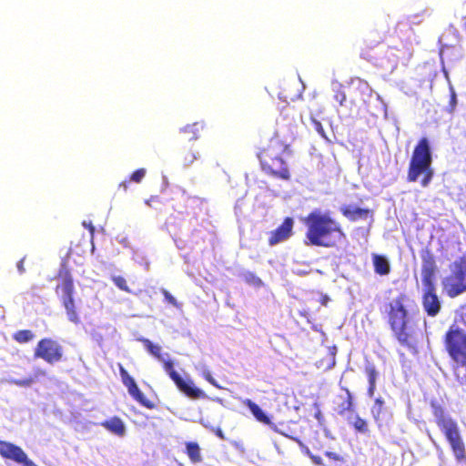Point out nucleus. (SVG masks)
Returning <instances> with one entry per match:
<instances>
[{
    "label": "nucleus",
    "instance_id": "obj_31",
    "mask_svg": "<svg viewBox=\"0 0 466 466\" xmlns=\"http://www.w3.org/2000/svg\"><path fill=\"white\" fill-rule=\"evenodd\" d=\"M162 294L164 295L166 300L168 303L172 304L175 307H178V303H177V299L167 290L163 289Z\"/></svg>",
    "mask_w": 466,
    "mask_h": 466
},
{
    "label": "nucleus",
    "instance_id": "obj_5",
    "mask_svg": "<svg viewBox=\"0 0 466 466\" xmlns=\"http://www.w3.org/2000/svg\"><path fill=\"white\" fill-rule=\"evenodd\" d=\"M421 258V281L423 292L421 304L429 317H436L441 309V302L437 295L435 277L438 271L435 256L428 249L420 251Z\"/></svg>",
    "mask_w": 466,
    "mask_h": 466
},
{
    "label": "nucleus",
    "instance_id": "obj_35",
    "mask_svg": "<svg viewBox=\"0 0 466 466\" xmlns=\"http://www.w3.org/2000/svg\"><path fill=\"white\" fill-rule=\"evenodd\" d=\"M204 378L213 386L218 387L214 378L211 376L209 372L204 374Z\"/></svg>",
    "mask_w": 466,
    "mask_h": 466
},
{
    "label": "nucleus",
    "instance_id": "obj_27",
    "mask_svg": "<svg viewBox=\"0 0 466 466\" xmlns=\"http://www.w3.org/2000/svg\"><path fill=\"white\" fill-rule=\"evenodd\" d=\"M354 430L360 433H368L369 432V425L366 420L360 418L359 415H356L355 420L352 423Z\"/></svg>",
    "mask_w": 466,
    "mask_h": 466
},
{
    "label": "nucleus",
    "instance_id": "obj_7",
    "mask_svg": "<svg viewBox=\"0 0 466 466\" xmlns=\"http://www.w3.org/2000/svg\"><path fill=\"white\" fill-rule=\"evenodd\" d=\"M432 156L430 141L427 137H421L414 147L408 168L407 180L415 182L422 176L420 185L423 187L431 183L434 172L431 168Z\"/></svg>",
    "mask_w": 466,
    "mask_h": 466
},
{
    "label": "nucleus",
    "instance_id": "obj_17",
    "mask_svg": "<svg viewBox=\"0 0 466 466\" xmlns=\"http://www.w3.org/2000/svg\"><path fill=\"white\" fill-rule=\"evenodd\" d=\"M372 264L376 274L380 276L388 275L390 272V265L388 258L380 254L372 255Z\"/></svg>",
    "mask_w": 466,
    "mask_h": 466
},
{
    "label": "nucleus",
    "instance_id": "obj_23",
    "mask_svg": "<svg viewBox=\"0 0 466 466\" xmlns=\"http://www.w3.org/2000/svg\"><path fill=\"white\" fill-rule=\"evenodd\" d=\"M140 341L143 343L147 350L158 360H163V357L161 354V347L159 345L154 344L148 339H140Z\"/></svg>",
    "mask_w": 466,
    "mask_h": 466
},
{
    "label": "nucleus",
    "instance_id": "obj_10",
    "mask_svg": "<svg viewBox=\"0 0 466 466\" xmlns=\"http://www.w3.org/2000/svg\"><path fill=\"white\" fill-rule=\"evenodd\" d=\"M63 347L50 338L41 339L35 348L34 357L45 360L48 364H54L63 360Z\"/></svg>",
    "mask_w": 466,
    "mask_h": 466
},
{
    "label": "nucleus",
    "instance_id": "obj_42",
    "mask_svg": "<svg viewBox=\"0 0 466 466\" xmlns=\"http://www.w3.org/2000/svg\"><path fill=\"white\" fill-rule=\"evenodd\" d=\"M336 98L339 101V104L342 105L346 99V96H345V94L342 93V94H340L339 98V96H336Z\"/></svg>",
    "mask_w": 466,
    "mask_h": 466
},
{
    "label": "nucleus",
    "instance_id": "obj_39",
    "mask_svg": "<svg viewBox=\"0 0 466 466\" xmlns=\"http://www.w3.org/2000/svg\"><path fill=\"white\" fill-rule=\"evenodd\" d=\"M119 189H122L124 192L127 191L128 188V181H123L118 186Z\"/></svg>",
    "mask_w": 466,
    "mask_h": 466
},
{
    "label": "nucleus",
    "instance_id": "obj_37",
    "mask_svg": "<svg viewBox=\"0 0 466 466\" xmlns=\"http://www.w3.org/2000/svg\"><path fill=\"white\" fill-rule=\"evenodd\" d=\"M33 382L32 379L25 380H16L15 384L18 386H29Z\"/></svg>",
    "mask_w": 466,
    "mask_h": 466
},
{
    "label": "nucleus",
    "instance_id": "obj_11",
    "mask_svg": "<svg viewBox=\"0 0 466 466\" xmlns=\"http://www.w3.org/2000/svg\"><path fill=\"white\" fill-rule=\"evenodd\" d=\"M164 370L167 372L170 379L174 381L177 389L190 399L198 400L207 397L206 393L197 388L191 380L186 381L183 378L174 370V365L171 360L163 361Z\"/></svg>",
    "mask_w": 466,
    "mask_h": 466
},
{
    "label": "nucleus",
    "instance_id": "obj_8",
    "mask_svg": "<svg viewBox=\"0 0 466 466\" xmlns=\"http://www.w3.org/2000/svg\"><path fill=\"white\" fill-rule=\"evenodd\" d=\"M56 278L59 280L55 289L56 293L60 298L68 320L77 325L81 322V319L73 297L75 292L73 277L67 268H63L58 270Z\"/></svg>",
    "mask_w": 466,
    "mask_h": 466
},
{
    "label": "nucleus",
    "instance_id": "obj_3",
    "mask_svg": "<svg viewBox=\"0 0 466 466\" xmlns=\"http://www.w3.org/2000/svg\"><path fill=\"white\" fill-rule=\"evenodd\" d=\"M289 151V144L283 141L279 134H275L257 155L261 170L271 177L289 180L291 177L289 168L283 158V155Z\"/></svg>",
    "mask_w": 466,
    "mask_h": 466
},
{
    "label": "nucleus",
    "instance_id": "obj_20",
    "mask_svg": "<svg viewBox=\"0 0 466 466\" xmlns=\"http://www.w3.org/2000/svg\"><path fill=\"white\" fill-rule=\"evenodd\" d=\"M364 371L369 381L368 394L370 397H372L376 390L378 371L376 370V367L371 363H369L365 366Z\"/></svg>",
    "mask_w": 466,
    "mask_h": 466
},
{
    "label": "nucleus",
    "instance_id": "obj_14",
    "mask_svg": "<svg viewBox=\"0 0 466 466\" xmlns=\"http://www.w3.org/2000/svg\"><path fill=\"white\" fill-rule=\"evenodd\" d=\"M293 228L294 219L291 217L285 218L276 229L268 233V245L273 247L288 240L293 235Z\"/></svg>",
    "mask_w": 466,
    "mask_h": 466
},
{
    "label": "nucleus",
    "instance_id": "obj_22",
    "mask_svg": "<svg viewBox=\"0 0 466 466\" xmlns=\"http://www.w3.org/2000/svg\"><path fill=\"white\" fill-rule=\"evenodd\" d=\"M199 157V152L193 146L185 147L181 152V161L185 167L191 166Z\"/></svg>",
    "mask_w": 466,
    "mask_h": 466
},
{
    "label": "nucleus",
    "instance_id": "obj_26",
    "mask_svg": "<svg viewBox=\"0 0 466 466\" xmlns=\"http://www.w3.org/2000/svg\"><path fill=\"white\" fill-rule=\"evenodd\" d=\"M206 126L202 122H195L191 125L185 127L184 131L191 134L193 139H198L200 137V133L204 131Z\"/></svg>",
    "mask_w": 466,
    "mask_h": 466
},
{
    "label": "nucleus",
    "instance_id": "obj_29",
    "mask_svg": "<svg viewBox=\"0 0 466 466\" xmlns=\"http://www.w3.org/2000/svg\"><path fill=\"white\" fill-rule=\"evenodd\" d=\"M112 281L114 282V284L121 290L123 291H126V292H131V290L129 289L128 286H127V280L124 277L122 276H114L112 278Z\"/></svg>",
    "mask_w": 466,
    "mask_h": 466
},
{
    "label": "nucleus",
    "instance_id": "obj_15",
    "mask_svg": "<svg viewBox=\"0 0 466 466\" xmlns=\"http://www.w3.org/2000/svg\"><path fill=\"white\" fill-rule=\"evenodd\" d=\"M340 213L350 221H357L359 219H366L372 218V210L370 208H362L352 207L350 205H344L340 208Z\"/></svg>",
    "mask_w": 466,
    "mask_h": 466
},
{
    "label": "nucleus",
    "instance_id": "obj_24",
    "mask_svg": "<svg viewBox=\"0 0 466 466\" xmlns=\"http://www.w3.org/2000/svg\"><path fill=\"white\" fill-rule=\"evenodd\" d=\"M35 338V334L30 329H20L13 334V339L20 344L27 343Z\"/></svg>",
    "mask_w": 466,
    "mask_h": 466
},
{
    "label": "nucleus",
    "instance_id": "obj_41",
    "mask_svg": "<svg viewBox=\"0 0 466 466\" xmlns=\"http://www.w3.org/2000/svg\"><path fill=\"white\" fill-rule=\"evenodd\" d=\"M455 104H456V95H455V93H452L451 96V105L452 108H454Z\"/></svg>",
    "mask_w": 466,
    "mask_h": 466
},
{
    "label": "nucleus",
    "instance_id": "obj_30",
    "mask_svg": "<svg viewBox=\"0 0 466 466\" xmlns=\"http://www.w3.org/2000/svg\"><path fill=\"white\" fill-rule=\"evenodd\" d=\"M147 170L144 167L135 170L129 177V181L140 183L146 177Z\"/></svg>",
    "mask_w": 466,
    "mask_h": 466
},
{
    "label": "nucleus",
    "instance_id": "obj_34",
    "mask_svg": "<svg viewBox=\"0 0 466 466\" xmlns=\"http://www.w3.org/2000/svg\"><path fill=\"white\" fill-rule=\"evenodd\" d=\"M309 457L314 464L319 465V466L323 465V461L319 456L310 454Z\"/></svg>",
    "mask_w": 466,
    "mask_h": 466
},
{
    "label": "nucleus",
    "instance_id": "obj_18",
    "mask_svg": "<svg viewBox=\"0 0 466 466\" xmlns=\"http://www.w3.org/2000/svg\"><path fill=\"white\" fill-rule=\"evenodd\" d=\"M101 425L117 436H123L126 432V427L123 420L116 416L103 421Z\"/></svg>",
    "mask_w": 466,
    "mask_h": 466
},
{
    "label": "nucleus",
    "instance_id": "obj_25",
    "mask_svg": "<svg viewBox=\"0 0 466 466\" xmlns=\"http://www.w3.org/2000/svg\"><path fill=\"white\" fill-rule=\"evenodd\" d=\"M384 41L383 36H380L378 40L374 41L371 39V35L364 40V46L361 48L360 55L366 59H370L369 51L374 46L380 45Z\"/></svg>",
    "mask_w": 466,
    "mask_h": 466
},
{
    "label": "nucleus",
    "instance_id": "obj_12",
    "mask_svg": "<svg viewBox=\"0 0 466 466\" xmlns=\"http://www.w3.org/2000/svg\"><path fill=\"white\" fill-rule=\"evenodd\" d=\"M118 368L122 383L127 389L129 395L141 406L149 410L156 409L157 405L152 400L146 398L139 390L134 378L129 375L127 370L121 364H118Z\"/></svg>",
    "mask_w": 466,
    "mask_h": 466
},
{
    "label": "nucleus",
    "instance_id": "obj_4",
    "mask_svg": "<svg viewBox=\"0 0 466 466\" xmlns=\"http://www.w3.org/2000/svg\"><path fill=\"white\" fill-rule=\"evenodd\" d=\"M430 406L434 421L449 443L456 461L458 463H466V445L458 422L438 400H431Z\"/></svg>",
    "mask_w": 466,
    "mask_h": 466
},
{
    "label": "nucleus",
    "instance_id": "obj_38",
    "mask_svg": "<svg viewBox=\"0 0 466 466\" xmlns=\"http://www.w3.org/2000/svg\"><path fill=\"white\" fill-rule=\"evenodd\" d=\"M215 434L221 440H225L224 433L220 428H216L214 430Z\"/></svg>",
    "mask_w": 466,
    "mask_h": 466
},
{
    "label": "nucleus",
    "instance_id": "obj_19",
    "mask_svg": "<svg viewBox=\"0 0 466 466\" xmlns=\"http://www.w3.org/2000/svg\"><path fill=\"white\" fill-rule=\"evenodd\" d=\"M243 404L248 407L256 420L259 422H262L266 425L271 424V420L268 415L264 413V411L259 408L258 404L253 402L251 400L247 399L243 400Z\"/></svg>",
    "mask_w": 466,
    "mask_h": 466
},
{
    "label": "nucleus",
    "instance_id": "obj_16",
    "mask_svg": "<svg viewBox=\"0 0 466 466\" xmlns=\"http://www.w3.org/2000/svg\"><path fill=\"white\" fill-rule=\"evenodd\" d=\"M345 391V396L339 395L335 403L334 410L340 416L353 410V397L348 388H341Z\"/></svg>",
    "mask_w": 466,
    "mask_h": 466
},
{
    "label": "nucleus",
    "instance_id": "obj_1",
    "mask_svg": "<svg viewBox=\"0 0 466 466\" xmlns=\"http://www.w3.org/2000/svg\"><path fill=\"white\" fill-rule=\"evenodd\" d=\"M307 228L304 243L307 246L336 248L347 241L341 225L329 213L313 210L303 219Z\"/></svg>",
    "mask_w": 466,
    "mask_h": 466
},
{
    "label": "nucleus",
    "instance_id": "obj_32",
    "mask_svg": "<svg viewBox=\"0 0 466 466\" xmlns=\"http://www.w3.org/2000/svg\"><path fill=\"white\" fill-rule=\"evenodd\" d=\"M325 455L334 461H340L342 462L344 460H343V457H341L339 454L336 453V452H333V451H326L325 452Z\"/></svg>",
    "mask_w": 466,
    "mask_h": 466
},
{
    "label": "nucleus",
    "instance_id": "obj_33",
    "mask_svg": "<svg viewBox=\"0 0 466 466\" xmlns=\"http://www.w3.org/2000/svg\"><path fill=\"white\" fill-rule=\"evenodd\" d=\"M312 121H313L316 131L319 134H320L321 136H324L325 131H324V128H323L321 123L314 118H312Z\"/></svg>",
    "mask_w": 466,
    "mask_h": 466
},
{
    "label": "nucleus",
    "instance_id": "obj_21",
    "mask_svg": "<svg viewBox=\"0 0 466 466\" xmlns=\"http://www.w3.org/2000/svg\"><path fill=\"white\" fill-rule=\"evenodd\" d=\"M185 446L186 453L192 463H198L202 461L201 449L198 442L187 441Z\"/></svg>",
    "mask_w": 466,
    "mask_h": 466
},
{
    "label": "nucleus",
    "instance_id": "obj_40",
    "mask_svg": "<svg viewBox=\"0 0 466 466\" xmlns=\"http://www.w3.org/2000/svg\"><path fill=\"white\" fill-rule=\"evenodd\" d=\"M83 225L86 228H88V229L90 230L91 234L94 233L95 231V227L92 225L91 222H89L88 224H86V222H83Z\"/></svg>",
    "mask_w": 466,
    "mask_h": 466
},
{
    "label": "nucleus",
    "instance_id": "obj_9",
    "mask_svg": "<svg viewBox=\"0 0 466 466\" xmlns=\"http://www.w3.org/2000/svg\"><path fill=\"white\" fill-rule=\"evenodd\" d=\"M450 270L441 285L450 298H455L466 291V252L452 262Z\"/></svg>",
    "mask_w": 466,
    "mask_h": 466
},
{
    "label": "nucleus",
    "instance_id": "obj_2",
    "mask_svg": "<svg viewBox=\"0 0 466 466\" xmlns=\"http://www.w3.org/2000/svg\"><path fill=\"white\" fill-rule=\"evenodd\" d=\"M414 305V300L405 292H400L384 305V313L393 337L407 348H411L415 341V330L409 312V309Z\"/></svg>",
    "mask_w": 466,
    "mask_h": 466
},
{
    "label": "nucleus",
    "instance_id": "obj_44",
    "mask_svg": "<svg viewBox=\"0 0 466 466\" xmlns=\"http://www.w3.org/2000/svg\"><path fill=\"white\" fill-rule=\"evenodd\" d=\"M177 466H183L182 464L178 463Z\"/></svg>",
    "mask_w": 466,
    "mask_h": 466
},
{
    "label": "nucleus",
    "instance_id": "obj_43",
    "mask_svg": "<svg viewBox=\"0 0 466 466\" xmlns=\"http://www.w3.org/2000/svg\"><path fill=\"white\" fill-rule=\"evenodd\" d=\"M157 198V197H152L150 199L147 200V204L150 206V202Z\"/></svg>",
    "mask_w": 466,
    "mask_h": 466
},
{
    "label": "nucleus",
    "instance_id": "obj_28",
    "mask_svg": "<svg viewBox=\"0 0 466 466\" xmlns=\"http://www.w3.org/2000/svg\"><path fill=\"white\" fill-rule=\"evenodd\" d=\"M384 400L381 398H377L374 401V407L372 409L373 418L376 421L380 420V414L383 410Z\"/></svg>",
    "mask_w": 466,
    "mask_h": 466
},
{
    "label": "nucleus",
    "instance_id": "obj_13",
    "mask_svg": "<svg viewBox=\"0 0 466 466\" xmlns=\"http://www.w3.org/2000/svg\"><path fill=\"white\" fill-rule=\"evenodd\" d=\"M0 456L23 466H36L21 447L9 441H0Z\"/></svg>",
    "mask_w": 466,
    "mask_h": 466
},
{
    "label": "nucleus",
    "instance_id": "obj_36",
    "mask_svg": "<svg viewBox=\"0 0 466 466\" xmlns=\"http://www.w3.org/2000/svg\"><path fill=\"white\" fill-rule=\"evenodd\" d=\"M24 262H25V258H21L18 262H17V269L19 271L20 274H23L25 273V267H24Z\"/></svg>",
    "mask_w": 466,
    "mask_h": 466
},
{
    "label": "nucleus",
    "instance_id": "obj_6",
    "mask_svg": "<svg viewBox=\"0 0 466 466\" xmlns=\"http://www.w3.org/2000/svg\"><path fill=\"white\" fill-rule=\"evenodd\" d=\"M444 346L453 361L452 372L456 380L461 385L466 384V332L451 325L445 333Z\"/></svg>",
    "mask_w": 466,
    "mask_h": 466
}]
</instances>
